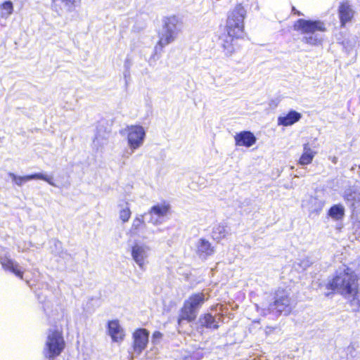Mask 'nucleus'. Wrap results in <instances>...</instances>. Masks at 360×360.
<instances>
[{
    "label": "nucleus",
    "mask_w": 360,
    "mask_h": 360,
    "mask_svg": "<svg viewBox=\"0 0 360 360\" xmlns=\"http://www.w3.org/2000/svg\"><path fill=\"white\" fill-rule=\"evenodd\" d=\"M357 287L356 275L345 266L336 271L334 278L327 285L328 289L336 290L344 295H354L357 292Z\"/></svg>",
    "instance_id": "nucleus-2"
},
{
    "label": "nucleus",
    "mask_w": 360,
    "mask_h": 360,
    "mask_svg": "<svg viewBox=\"0 0 360 360\" xmlns=\"http://www.w3.org/2000/svg\"><path fill=\"white\" fill-rule=\"evenodd\" d=\"M316 152L314 151L309 146L308 143H304L303 145V153L300 158L298 164L300 165H307L310 164L314 156L316 155Z\"/></svg>",
    "instance_id": "nucleus-21"
},
{
    "label": "nucleus",
    "mask_w": 360,
    "mask_h": 360,
    "mask_svg": "<svg viewBox=\"0 0 360 360\" xmlns=\"http://www.w3.org/2000/svg\"><path fill=\"white\" fill-rule=\"evenodd\" d=\"M344 214L345 209L340 205L332 206L328 211V215L336 220L342 219Z\"/></svg>",
    "instance_id": "nucleus-24"
},
{
    "label": "nucleus",
    "mask_w": 360,
    "mask_h": 360,
    "mask_svg": "<svg viewBox=\"0 0 360 360\" xmlns=\"http://www.w3.org/2000/svg\"><path fill=\"white\" fill-rule=\"evenodd\" d=\"M355 352V347L353 345H349L347 347V352L348 355H350L352 358L355 357V355L354 354Z\"/></svg>",
    "instance_id": "nucleus-30"
},
{
    "label": "nucleus",
    "mask_w": 360,
    "mask_h": 360,
    "mask_svg": "<svg viewBox=\"0 0 360 360\" xmlns=\"http://www.w3.org/2000/svg\"><path fill=\"white\" fill-rule=\"evenodd\" d=\"M290 295L289 290L278 288L274 293V302L269 304L267 309H263L264 315L271 313L276 315H288L294 307Z\"/></svg>",
    "instance_id": "nucleus-5"
},
{
    "label": "nucleus",
    "mask_w": 360,
    "mask_h": 360,
    "mask_svg": "<svg viewBox=\"0 0 360 360\" xmlns=\"http://www.w3.org/2000/svg\"><path fill=\"white\" fill-rule=\"evenodd\" d=\"M292 11H294L295 14L297 15H303V14L299 11H297L295 7H292Z\"/></svg>",
    "instance_id": "nucleus-31"
},
{
    "label": "nucleus",
    "mask_w": 360,
    "mask_h": 360,
    "mask_svg": "<svg viewBox=\"0 0 360 360\" xmlns=\"http://www.w3.org/2000/svg\"><path fill=\"white\" fill-rule=\"evenodd\" d=\"M183 22L181 18L176 15L165 17L162 20V28L159 33V41L155 46V58L162 49L173 42L181 32Z\"/></svg>",
    "instance_id": "nucleus-3"
},
{
    "label": "nucleus",
    "mask_w": 360,
    "mask_h": 360,
    "mask_svg": "<svg viewBox=\"0 0 360 360\" xmlns=\"http://www.w3.org/2000/svg\"><path fill=\"white\" fill-rule=\"evenodd\" d=\"M1 8H2V14H1L2 16L7 17L13 13V3L11 1H6L2 4Z\"/></svg>",
    "instance_id": "nucleus-28"
},
{
    "label": "nucleus",
    "mask_w": 360,
    "mask_h": 360,
    "mask_svg": "<svg viewBox=\"0 0 360 360\" xmlns=\"http://www.w3.org/2000/svg\"><path fill=\"white\" fill-rule=\"evenodd\" d=\"M333 163L336 164L338 162V158L336 157H333L330 158Z\"/></svg>",
    "instance_id": "nucleus-32"
},
{
    "label": "nucleus",
    "mask_w": 360,
    "mask_h": 360,
    "mask_svg": "<svg viewBox=\"0 0 360 360\" xmlns=\"http://www.w3.org/2000/svg\"><path fill=\"white\" fill-rule=\"evenodd\" d=\"M226 233V227L223 224H218L213 228L212 236L216 240L224 238Z\"/></svg>",
    "instance_id": "nucleus-26"
},
{
    "label": "nucleus",
    "mask_w": 360,
    "mask_h": 360,
    "mask_svg": "<svg viewBox=\"0 0 360 360\" xmlns=\"http://www.w3.org/2000/svg\"><path fill=\"white\" fill-rule=\"evenodd\" d=\"M162 338V334L160 331H155L152 335V343L157 345Z\"/></svg>",
    "instance_id": "nucleus-29"
},
{
    "label": "nucleus",
    "mask_w": 360,
    "mask_h": 360,
    "mask_svg": "<svg viewBox=\"0 0 360 360\" xmlns=\"http://www.w3.org/2000/svg\"><path fill=\"white\" fill-rule=\"evenodd\" d=\"M127 63H128V60H126V61H125L124 66H125L126 68H129V66H128V65H127Z\"/></svg>",
    "instance_id": "nucleus-33"
},
{
    "label": "nucleus",
    "mask_w": 360,
    "mask_h": 360,
    "mask_svg": "<svg viewBox=\"0 0 360 360\" xmlns=\"http://www.w3.org/2000/svg\"><path fill=\"white\" fill-rule=\"evenodd\" d=\"M302 118V114L290 110L286 115L278 117V124L285 127L291 126Z\"/></svg>",
    "instance_id": "nucleus-19"
},
{
    "label": "nucleus",
    "mask_w": 360,
    "mask_h": 360,
    "mask_svg": "<svg viewBox=\"0 0 360 360\" xmlns=\"http://www.w3.org/2000/svg\"><path fill=\"white\" fill-rule=\"evenodd\" d=\"M108 333L113 342H119L124 340V332L117 320L109 321L108 323Z\"/></svg>",
    "instance_id": "nucleus-14"
},
{
    "label": "nucleus",
    "mask_w": 360,
    "mask_h": 360,
    "mask_svg": "<svg viewBox=\"0 0 360 360\" xmlns=\"http://www.w3.org/2000/svg\"><path fill=\"white\" fill-rule=\"evenodd\" d=\"M245 15L246 10L241 4L237 5L229 14L226 25L227 34L221 39L222 46L226 56H231L234 52V38L242 37L243 34V21Z\"/></svg>",
    "instance_id": "nucleus-1"
},
{
    "label": "nucleus",
    "mask_w": 360,
    "mask_h": 360,
    "mask_svg": "<svg viewBox=\"0 0 360 360\" xmlns=\"http://www.w3.org/2000/svg\"><path fill=\"white\" fill-rule=\"evenodd\" d=\"M195 253L199 258L206 259L214 252V248L207 240L200 238L197 240L195 245Z\"/></svg>",
    "instance_id": "nucleus-13"
},
{
    "label": "nucleus",
    "mask_w": 360,
    "mask_h": 360,
    "mask_svg": "<svg viewBox=\"0 0 360 360\" xmlns=\"http://www.w3.org/2000/svg\"><path fill=\"white\" fill-rule=\"evenodd\" d=\"M345 199L349 206L355 210L360 205V189L357 187H352L345 192Z\"/></svg>",
    "instance_id": "nucleus-18"
},
{
    "label": "nucleus",
    "mask_w": 360,
    "mask_h": 360,
    "mask_svg": "<svg viewBox=\"0 0 360 360\" xmlns=\"http://www.w3.org/2000/svg\"><path fill=\"white\" fill-rule=\"evenodd\" d=\"M339 18L342 27L350 22L354 17V11L347 2L342 3L338 8Z\"/></svg>",
    "instance_id": "nucleus-17"
},
{
    "label": "nucleus",
    "mask_w": 360,
    "mask_h": 360,
    "mask_svg": "<svg viewBox=\"0 0 360 360\" xmlns=\"http://www.w3.org/2000/svg\"><path fill=\"white\" fill-rule=\"evenodd\" d=\"M110 134L105 131H101L100 129H98L95 138L93 141L94 147L97 150L103 149V148L107 145L109 139Z\"/></svg>",
    "instance_id": "nucleus-22"
},
{
    "label": "nucleus",
    "mask_w": 360,
    "mask_h": 360,
    "mask_svg": "<svg viewBox=\"0 0 360 360\" xmlns=\"http://www.w3.org/2000/svg\"><path fill=\"white\" fill-rule=\"evenodd\" d=\"M120 133L122 136H127V143L130 151L127 150L123 156L128 158L136 150L143 144L146 131L141 125H129L127 126L126 128L120 130Z\"/></svg>",
    "instance_id": "nucleus-6"
},
{
    "label": "nucleus",
    "mask_w": 360,
    "mask_h": 360,
    "mask_svg": "<svg viewBox=\"0 0 360 360\" xmlns=\"http://www.w3.org/2000/svg\"><path fill=\"white\" fill-rule=\"evenodd\" d=\"M65 345L61 332L58 330H49L44 347L45 356L49 359H54L61 354Z\"/></svg>",
    "instance_id": "nucleus-8"
},
{
    "label": "nucleus",
    "mask_w": 360,
    "mask_h": 360,
    "mask_svg": "<svg viewBox=\"0 0 360 360\" xmlns=\"http://www.w3.org/2000/svg\"><path fill=\"white\" fill-rule=\"evenodd\" d=\"M170 209V205L165 202L153 205L148 211V214L150 217L149 222L154 225L162 224Z\"/></svg>",
    "instance_id": "nucleus-10"
},
{
    "label": "nucleus",
    "mask_w": 360,
    "mask_h": 360,
    "mask_svg": "<svg viewBox=\"0 0 360 360\" xmlns=\"http://www.w3.org/2000/svg\"><path fill=\"white\" fill-rule=\"evenodd\" d=\"M0 263L5 270L13 273L16 276L22 279L23 272L20 269L19 264L7 255L0 257Z\"/></svg>",
    "instance_id": "nucleus-16"
},
{
    "label": "nucleus",
    "mask_w": 360,
    "mask_h": 360,
    "mask_svg": "<svg viewBox=\"0 0 360 360\" xmlns=\"http://www.w3.org/2000/svg\"><path fill=\"white\" fill-rule=\"evenodd\" d=\"M149 338V332L145 328H139L134 331L133 333L134 340V352L137 355L146 349Z\"/></svg>",
    "instance_id": "nucleus-11"
},
{
    "label": "nucleus",
    "mask_w": 360,
    "mask_h": 360,
    "mask_svg": "<svg viewBox=\"0 0 360 360\" xmlns=\"http://www.w3.org/2000/svg\"><path fill=\"white\" fill-rule=\"evenodd\" d=\"M234 139L236 146H245L247 148L251 147L257 141V138L254 134L250 131H243L238 133L234 136Z\"/></svg>",
    "instance_id": "nucleus-15"
},
{
    "label": "nucleus",
    "mask_w": 360,
    "mask_h": 360,
    "mask_svg": "<svg viewBox=\"0 0 360 360\" xmlns=\"http://www.w3.org/2000/svg\"><path fill=\"white\" fill-rule=\"evenodd\" d=\"M8 176L11 178L12 181L19 186H21L26 181L33 180V179L44 180L45 181H46L49 185L56 186V184L53 181V177L49 176L46 174H42V173H35V174L21 176H17L14 173L9 172Z\"/></svg>",
    "instance_id": "nucleus-12"
},
{
    "label": "nucleus",
    "mask_w": 360,
    "mask_h": 360,
    "mask_svg": "<svg viewBox=\"0 0 360 360\" xmlns=\"http://www.w3.org/2000/svg\"><path fill=\"white\" fill-rule=\"evenodd\" d=\"M75 0H52V7L57 11H61L63 9L68 12L72 11Z\"/></svg>",
    "instance_id": "nucleus-23"
},
{
    "label": "nucleus",
    "mask_w": 360,
    "mask_h": 360,
    "mask_svg": "<svg viewBox=\"0 0 360 360\" xmlns=\"http://www.w3.org/2000/svg\"><path fill=\"white\" fill-rule=\"evenodd\" d=\"M150 252V248L146 243L140 241H135L131 246V255L133 260L139 267L144 271L148 263V259Z\"/></svg>",
    "instance_id": "nucleus-9"
},
{
    "label": "nucleus",
    "mask_w": 360,
    "mask_h": 360,
    "mask_svg": "<svg viewBox=\"0 0 360 360\" xmlns=\"http://www.w3.org/2000/svg\"><path fill=\"white\" fill-rule=\"evenodd\" d=\"M119 206L121 207L119 212V217L123 223H126L129 221L131 214L128 202H125L124 205H120Z\"/></svg>",
    "instance_id": "nucleus-25"
},
{
    "label": "nucleus",
    "mask_w": 360,
    "mask_h": 360,
    "mask_svg": "<svg viewBox=\"0 0 360 360\" xmlns=\"http://www.w3.org/2000/svg\"><path fill=\"white\" fill-rule=\"evenodd\" d=\"M293 28L302 34H306L302 41L310 45L320 44L323 40L322 35L318 32H324L326 30L325 24L321 20L298 19L294 24Z\"/></svg>",
    "instance_id": "nucleus-4"
},
{
    "label": "nucleus",
    "mask_w": 360,
    "mask_h": 360,
    "mask_svg": "<svg viewBox=\"0 0 360 360\" xmlns=\"http://www.w3.org/2000/svg\"><path fill=\"white\" fill-rule=\"evenodd\" d=\"M220 319L219 315L214 316L211 314H205L200 316L198 323L201 327L215 330L219 328L218 323Z\"/></svg>",
    "instance_id": "nucleus-20"
},
{
    "label": "nucleus",
    "mask_w": 360,
    "mask_h": 360,
    "mask_svg": "<svg viewBox=\"0 0 360 360\" xmlns=\"http://www.w3.org/2000/svg\"><path fill=\"white\" fill-rule=\"evenodd\" d=\"M142 226H145V222L143 215H140L134 219L130 231L132 234L136 235Z\"/></svg>",
    "instance_id": "nucleus-27"
},
{
    "label": "nucleus",
    "mask_w": 360,
    "mask_h": 360,
    "mask_svg": "<svg viewBox=\"0 0 360 360\" xmlns=\"http://www.w3.org/2000/svg\"><path fill=\"white\" fill-rule=\"evenodd\" d=\"M205 301V294L202 292L191 295L184 303L178 321L179 323L180 324L183 320L188 322L194 321Z\"/></svg>",
    "instance_id": "nucleus-7"
}]
</instances>
